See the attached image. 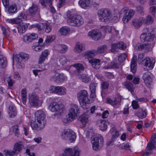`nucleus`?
I'll list each match as a JSON object with an SVG mask.
<instances>
[{
    "label": "nucleus",
    "mask_w": 156,
    "mask_h": 156,
    "mask_svg": "<svg viewBox=\"0 0 156 156\" xmlns=\"http://www.w3.org/2000/svg\"><path fill=\"white\" fill-rule=\"evenodd\" d=\"M35 115V120L31 121V126L34 129L40 130L44 127L46 123L44 113L42 110H39L36 112Z\"/></svg>",
    "instance_id": "obj_1"
},
{
    "label": "nucleus",
    "mask_w": 156,
    "mask_h": 156,
    "mask_svg": "<svg viewBox=\"0 0 156 156\" xmlns=\"http://www.w3.org/2000/svg\"><path fill=\"white\" fill-rule=\"evenodd\" d=\"M63 107L61 99L56 98L51 103L49 108L51 112H55L57 115H60L63 112Z\"/></svg>",
    "instance_id": "obj_2"
},
{
    "label": "nucleus",
    "mask_w": 156,
    "mask_h": 156,
    "mask_svg": "<svg viewBox=\"0 0 156 156\" xmlns=\"http://www.w3.org/2000/svg\"><path fill=\"white\" fill-rule=\"evenodd\" d=\"M88 93L85 90H82L78 92L77 97L81 107L84 109L88 108L90 101L88 98Z\"/></svg>",
    "instance_id": "obj_3"
},
{
    "label": "nucleus",
    "mask_w": 156,
    "mask_h": 156,
    "mask_svg": "<svg viewBox=\"0 0 156 156\" xmlns=\"http://www.w3.org/2000/svg\"><path fill=\"white\" fill-rule=\"evenodd\" d=\"M79 108L78 105L75 104H72L71 105L70 109L69 114L67 115L65 118L63 120L64 123H68L74 119L77 114L79 113Z\"/></svg>",
    "instance_id": "obj_4"
},
{
    "label": "nucleus",
    "mask_w": 156,
    "mask_h": 156,
    "mask_svg": "<svg viewBox=\"0 0 156 156\" xmlns=\"http://www.w3.org/2000/svg\"><path fill=\"white\" fill-rule=\"evenodd\" d=\"M67 23L70 25L79 27L84 23V20L80 15L72 14L69 16Z\"/></svg>",
    "instance_id": "obj_5"
},
{
    "label": "nucleus",
    "mask_w": 156,
    "mask_h": 156,
    "mask_svg": "<svg viewBox=\"0 0 156 156\" xmlns=\"http://www.w3.org/2000/svg\"><path fill=\"white\" fill-rule=\"evenodd\" d=\"M60 136L62 139L74 142L76 139L75 133L72 130L68 129H64L61 133Z\"/></svg>",
    "instance_id": "obj_6"
},
{
    "label": "nucleus",
    "mask_w": 156,
    "mask_h": 156,
    "mask_svg": "<svg viewBox=\"0 0 156 156\" xmlns=\"http://www.w3.org/2000/svg\"><path fill=\"white\" fill-rule=\"evenodd\" d=\"M111 11L109 9H101L98 11L99 20L101 22H106L111 17Z\"/></svg>",
    "instance_id": "obj_7"
},
{
    "label": "nucleus",
    "mask_w": 156,
    "mask_h": 156,
    "mask_svg": "<svg viewBox=\"0 0 156 156\" xmlns=\"http://www.w3.org/2000/svg\"><path fill=\"white\" fill-rule=\"evenodd\" d=\"M156 142V135H153L151 140L148 144L146 148V152H144L142 154L143 156H147L151 154L152 152V149L155 148L154 144Z\"/></svg>",
    "instance_id": "obj_8"
},
{
    "label": "nucleus",
    "mask_w": 156,
    "mask_h": 156,
    "mask_svg": "<svg viewBox=\"0 0 156 156\" xmlns=\"http://www.w3.org/2000/svg\"><path fill=\"white\" fill-rule=\"evenodd\" d=\"M104 142L103 137L101 135L94 138L91 141L93 149L95 151L99 149V144H102Z\"/></svg>",
    "instance_id": "obj_9"
},
{
    "label": "nucleus",
    "mask_w": 156,
    "mask_h": 156,
    "mask_svg": "<svg viewBox=\"0 0 156 156\" xmlns=\"http://www.w3.org/2000/svg\"><path fill=\"white\" fill-rule=\"evenodd\" d=\"M154 37V35L151 33H144L141 34L140 38L142 42H151L153 41Z\"/></svg>",
    "instance_id": "obj_10"
},
{
    "label": "nucleus",
    "mask_w": 156,
    "mask_h": 156,
    "mask_svg": "<svg viewBox=\"0 0 156 156\" xmlns=\"http://www.w3.org/2000/svg\"><path fill=\"white\" fill-rule=\"evenodd\" d=\"M88 36L95 41L99 40L101 37V33L97 30H93L90 31L88 34Z\"/></svg>",
    "instance_id": "obj_11"
},
{
    "label": "nucleus",
    "mask_w": 156,
    "mask_h": 156,
    "mask_svg": "<svg viewBox=\"0 0 156 156\" xmlns=\"http://www.w3.org/2000/svg\"><path fill=\"white\" fill-rule=\"evenodd\" d=\"M50 90L52 92L59 95H64L66 93V89L62 87L51 86Z\"/></svg>",
    "instance_id": "obj_12"
},
{
    "label": "nucleus",
    "mask_w": 156,
    "mask_h": 156,
    "mask_svg": "<svg viewBox=\"0 0 156 156\" xmlns=\"http://www.w3.org/2000/svg\"><path fill=\"white\" fill-rule=\"evenodd\" d=\"M37 34L34 33L27 34L25 35L23 38V41L26 43H29L37 38Z\"/></svg>",
    "instance_id": "obj_13"
},
{
    "label": "nucleus",
    "mask_w": 156,
    "mask_h": 156,
    "mask_svg": "<svg viewBox=\"0 0 156 156\" xmlns=\"http://www.w3.org/2000/svg\"><path fill=\"white\" fill-rule=\"evenodd\" d=\"M155 63V60H151L149 58H146L142 61V64L148 67L149 69H152L153 68Z\"/></svg>",
    "instance_id": "obj_14"
},
{
    "label": "nucleus",
    "mask_w": 156,
    "mask_h": 156,
    "mask_svg": "<svg viewBox=\"0 0 156 156\" xmlns=\"http://www.w3.org/2000/svg\"><path fill=\"white\" fill-rule=\"evenodd\" d=\"M110 82L109 81H104L101 84V94L102 97L108 94V90Z\"/></svg>",
    "instance_id": "obj_15"
},
{
    "label": "nucleus",
    "mask_w": 156,
    "mask_h": 156,
    "mask_svg": "<svg viewBox=\"0 0 156 156\" xmlns=\"http://www.w3.org/2000/svg\"><path fill=\"white\" fill-rule=\"evenodd\" d=\"M39 101V97L35 95H32L29 98V104L31 107H37Z\"/></svg>",
    "instance_id": "obj_16"
},
{
    "label": "nucleus",
    "mask_w": 156,
    "mask_h": 156,
    "mask_svg": "<svg viewBox=\"0 0 156 156\" xmlns=\"http://www.w3.org/2000/svg\"><path fill=\"white\" fill-rule=\"evenodd\" d=\"M107 101L108 104L115 108L119 107L120 105V101L115 97L112 98H107Z\"/></svg>",
    "instance_id": "obj_17"
},
{
    "label": "nucleus",
    "mask_w": 156,
    "mask_h": 156,
    "mask_svg": "<svg viewBox=\"0 0 156 156\" xmlns=\"http://www.w3.org/2000/svg\"><path fill=\"white\" fill-rule=\"evenodd\" d=\"M144 19L143 17L135 18L132 20L133 25L136 29L139 28L144 22Z\"/></svg>",
    "instance_id": "obj_18"
},
{
    "label": "nucleus",
    "mask_w": 156,
    "mask_h": 156,
    "mask_svg": "<svg viewBox=\"0 0 156 156\" xmlns=\"http://www.w3.org/2000/svg\"><path fill=\"white\" fill-rule=\"evenodd\" d=\"M135 13V11L133 9H130L129 11L125 14L122 20L124 23H127L130 20Z\"/></svg>",
    "instance_id": "obj_19"
},
{
    "label": "nucleus",
    "mask_w": 156,
    "mask_h": 156,
    "mask_svg": "<svg viewBox=\"0 0 156 156\" xmlns=\"http://www.w3.org/2000/svg\"><path fill=\"white\" fill-rule=\"evenodd\" d=\"M29 13L31 16H34L36 14H38L39 12V9L36 4H33L31 7L29 9Z\"/></svg>",
    "instance_id": "obj_20"
},
{
    "label": "nucleus",
    "mask_w": 156,
    "mask_h": 156,
    "mask_svg": "<svg viewBox=\"0 0 156 156\" xmlns=\"http://www.w3.org/2000/svg\"><path fill=\"white\" fill-rule=\"evenodd\" d=\"M92 0H80L79 3L83 8L86 9L90 6Z\"/></svg>",
    "instance_id": "obj_21"
},
{
    "label": "nucleus",
    "mask_w": 156,
    "mask_h": 156,
    "mask_svg": "<svg viewBox=\"0 0 156 156\" xmlns=\"http://www.w3.org/2000/svg\"><path fill=\"white\" fill-rule=\"evenodd\" d=\"M49 54V51L48 50H45L42 51L39 59L38 63L39 64L42 63L45 61V59L47 58Z\"/></svg>",
    "instance_id": "obj_22"
},
{
    "label": "nucleus",
    "mask_w": 156,
    "mask_h": 156,
    "mask_svg": "<svg viewBox=\"0 0 156 156\" xmlns=\"http://www.w3.org/2000/svg\"><path fill=\"white\" fill-rule=\"evenodd\" d=\"M24 147V145L22 142H19L16 143L14 145L13 150L16 152V155L21 152Z\"/></svg>",
    "instance_id": "obj_23"
},
{
    "label": "nucleus",
    "mask_w": 156,
    "mask_h": 156,
    "mask_svg": "<svg viewBox=\"0 0 156 156\" xmlns=\"http://www.w3.org/2000/svg\"><path fill=\"white\" fill-rule=\"evenodd\" d=\"M108 122L105 120H98L97 125L99 127V129L102 131H105L107 129Z\"/></svg>",
    "instance_id": "obj_24"
},
{
    "label": "nucleus",
    "mask_w": 156,
    "mask_h": 156,
    "mask_svg": "<svg viewBox=\"0 0 156 156\" xmlns=\"http://www.w3.org/2000/svg\"><path fill=\"white\" fill-rule=\"evenodd\" d=\"M66 79V77L62 74H59L55 73L54 76L51 77V80L54 81H58L60 82H62Z\"/></svg>",
    "instance_id": "obj_25"
},
{
    "label": "nucleus",
    "mask_w": 156,
    "mask_h": 156,
    "mask_svg": "<svg viewBox=\"0 0 156 156\" xmlns=\"http://www.w3.org/2000/svg\"><path fill=\"white\" fill-rule=\"evenodd\" d=\"M80 121L84 126L86 125L89 122L88 119V112H86L82 114L80 117Z\"/></svg>",
    "instance_id": "obj_26"
},
{
    "label": "nucleus",
    "mask_w": 156,
    "mask_h": 156,
    "mask_svg": "<svg viewBox=\"0 0 156 156\" xmlns=\"http://www.w3.org/2000/svg\"><path fill=\"white\" fill-rule=\"evenodd\" d=\"M149 74V72H147L143 75V79L144 80L145 84L147 86H149L152 82V79Z\"/></svg>",
    "instance_id": "obj_27"
},
{
    "label": "nucleus",
    "mask_w": 156,
    "mask_h": 156,
    "mask_svg": "<svg viewBox=\"0 0 156 156\" xmlns=\"http://www.w3.org/2000/svg\"><path fill=\"white\" fill-rule=\"evenodd\" d=\"M17 7L15 4L10 5L8 7L7 11L8 14L11 15H13L17 12Z\"/></svg>",
    "instance_id": "obj_28"
},
{
    "label": "nucleus",
    "mask_w": 156,
    "mask_h": 156,
    "mask_svg": "<svg viewBox=\"0 0 156 156\" xmlns=\"http://www.w3.org/2000/svg\"><path fill=\"white\" fill-rule=\"evenodd\" d=\"M14 58H17V60L18 61L19 59H21V61L23 60L25 61L28 59L29 55L23 52H21L18 55L16 54L15 55Z\"/></svg>",
    "instance_id": "obj_29"
},
{
    "label": "nucleus",
    "mask_w": 156,
    "mask_h": 156,
    "mask_svg": "<svg viewBox=\"0 0 156 156\" xmlns=\"http://www.w3.org/2000/svg\"><path fill=\"white\" fill-rule=\"evenodd\" d=\"M84 49V44L79 42H77L74 49V51L76 53H80Z\"/></svg>",
    "instance_id": "obj_30"
},
{
    "label": "nucleus",
    "mask_w": 156,
    "mask_h": 156,
    "mask_svg": "<svg viewBox=\"0 0 156 156\" xmlns=\"http://www.w3.org/2000/svg\"><path fill=\"white\" fill-rule=\"evenodd\" d=\"M90 63L91 64L93 67L96 69H99L100 67V60H99L92 59H89Z\"/></svg>",
    "instance_id": "obj_31"
},
{
    "label": "nucleus",
    "mask_w": 156,
    "mask_h": 156,
    "mask_svg": "<svg viewBox=\"0 0 156 156\" xmlns=\"http://www.w3.org/2000/svg\"><path fill=\"white\" fill-rule=\"evenodd\" d=\"M7 61L6 58L2 55H0V68H5L6 67Z\"/></svg>",
    "instance_id": "obj_32"
},
{
    "label": "nucleus",
    "mask_w": 156,
    "mask_h": 156,
    "mask_svg": "<svg viewBox=\"0 0 156 156\" xmlns=\"http://www.w3.org/2000/svg\"><path fill=\"white\" fill-rule=\"evenodd\" d=\"M9 114L10 116L11 117L15 116L17 114L16 108L14 106L11 105L9 107Z\"/></svg>",
    "instance_id": "obj_33"
},
{
    "label": "nucleus",
    "mask_w": 156,
    "mask_h": 156,
    "mask_svg": "<svg viewBox=\"0 0 156 156\" xmlns=\"http://www.w3.org/2000/svg\"><path fill=\"white\" fill-rule=\"evenodd\" d=\"M56 49L60 53H63L67 51L68 48L67 46L64 44H61L58 45L57 46Z\"/></svg>",
    "instance_id": "obj_34"
},
{
    "label": "nucleus",
    "mask_w": 156,
    "mask_h": 156,
    "mask_svg": "<svg viewBox=\"0 0 156 156\" xmlns=\"http://www.w3.org/2000/svg\"><path fill=\"white\" fill-rule=\"evenodd\" d=\"M97 54L95 50H93L87 51L85 54L86 57H87L88 60L89 58L92 59V58Z\"/></svg>",
    "instance_id": "obj_35"
},
{
    "label": "nucleus",
    "mask_w": 156,
    "mask_h": 156,
    "mask_svg": "<svg viewBox=\"0 0 156 156\" xmlns=\"http://www.w3.org/2000/svg\"><path fill=\"white\" fill-rule=\"evenodd\" d=\"M43 27L42 30H44L47 33H49L51 30L52 27L48 23H43L42 24Z\"/></svg>",
    "instance_id": "obj_36"
},
{
    "label": "nucleus",
    "mask_w": 156,
    "mask_h": 156,
    "mask_svg": "<svg viewBox=\"0 0 156 156\" xmlns=\"http://www.w3.org/2000/svg\"><path fill=\"white\" fill-rule=\"evenodd\" d=\"M18 23H20L22 21L24 20H27V16L24 12H22L18 16V17L16 18Z\"/></svg>",
    "instance_id": "obj_37"
},
{
    "label": "nucleus",
    "mask_w": 156,
    "mask_h": 156,
    "mask_svg": "<svg viewBox=\"0 0 156 156\" xmlns=\"http://www.w3.org/2000/svg\"><path fill=\"white\" fill-rule=\"evenodd\" d=\"M22 101L23 104L25 105L27 101V90L25 89H23L21 91Z\"/></svg>",
    "instance_id": "obj_38"
},
{
    "label": "nucleus",
    "mask_w": 156,
    "mask_h": 156,
    "mask_svg": "<svg viewBox=\"0 0 156 156\" xmlns=\"http://www.w3.org/2000/svg\"><path fill=\"white\" fill-rule=\"evenodd\" d=\"M125 86L128 90L130 91L131 94H133L134 87L133 84L130 82H127L125 84Z\"/></svg>",
    "instance_id": "obj_39"
},
{
    "label": "nucleus",
    "mask_w": 156,
    "mask_h": 156,
    "mask_svg": "<svg viewBox=\"0 0 156 156\" xmlns=\"http://www.w3.org/2000/svg\"><path fill=\"white\" fill-rule=\"evenodd\" d=\"M135 114L139 118L143 119L146 117L147 115V111L141 110L140 112L137 111L136 113Z\"/></svg>",
    "instance_id": "obj_40"
},
{
    "label": "nucleus",
    "mask_w": 156,
    "mask_h": 156,
    "mask_svg": "<svg viewBox=\"0 0 156 156\" xmlns=\"http://www.w3.org/2000/svg\"><path fill=\"white\" fill-rule=\"evenodd\" d=\"M69 29L66 27H61L59 30L60 34L66 36L69 32Z\"/></svg>",
    "instance_id": "obj_41"
},
{
    "label": "nucleus",
    "mask_w": 156,
    "mask_h": 156,
    "mask_svg": "<svg viewBox=\"0 0 156 156\" xmlns=\"http://www.w3.org/2000/svg\"><path fill=\"white\" fill-rule=\"evenodd\" d=\"M107 48L106 45H105L99 47L97 50H95L97 54L103 53L107 51Z\"/></svg>",
    "instance_id": "obj_42"
},
{
    "label": "nucleus",
    "mask_w": 156,
    "mask_h": 156,
    "mask_svg": "<svg viewBox=\"0 0 156 156\" xmlns=\"http://www.w3.org/2000/svg\"><path fill=\"white\" fill-rule=\"evenodd\" d=\"M73 66L76 68V70L78 73L80 72L81 71L84 69V66L80 63L74 64Z\"/></svg>",
    "instance_id": "obj_43"
},
{
    "label": "nucleus",
    "mask_w": 156,
    "mask_h": 156,
    "mask_svg": "<svg viewBox=\"0 0 156 156\" xmlns=\"http://www.w3.org/2000/svg\"><path fill=\"white\" fill-rule=\"evenodd\" d=\"M4 152L5 156H14L16 154L13 149L10 150H5L4 151Z\"/></svg>",
    "instance_id": "obj_44"
},
{
    "label": "nucleus",
    "mask_w": 156,
    "mask_h": 156,
    "mask_svg": "<svg viewBox=\"0 0 156 156\" xmlns=\"http://www.w3.org/2000/svg\"><path fill=\"white\" fill-rule=\"evenodd\" d=\"M80 79L83 82L85 83H87L90 81V78L87 74H83L81 75Z\"/></svg>",
    "instance_id": "obj_45"
},
{
    "label": "nucleus",
    "mask_w": 156,
    "mask_h": 156,
    "mask_svg": "<svg viewBox=\"0 0 156 156\" xmlns=\"http://www.w3.org/2000/svg\"><path fill=\"white\" fill-rule=\"evenodd\" d=\"M67 61L66 58L64 56L62 55L59 57V63L62 65H65Z\"/></svg>",
    "instance_id": "obj_46"
},
{
    "label": "nucleus",
    "mask_w": 156,
    "mask_h": 156,
    "mask_svg": "<svg viewBox=\"0 0 156 156\" xmlns=\"http://www.w3.org/2000/svg\"><path fill=\"white\" fill-rule=\"evenodd\" d=\"M42 25H41L39 23L31 25L29 28L31 29L34 28H36L37 29L38 31H41L43 29V27H41Z\"/></svg>",
    "instance_id": "obj_47"
},
{
    "label": "nucleus",
    "mask_w": 156,
    "mask_h": 156,
    "mask_svg": "<svg viewBox=\"0 0 156 156\" xmlns=\"http://www.w3.org/2000/svg\"><path fill=\"white\" fill-rule=\"evenodd\" d=\"M1 29L2 31V34L5 37H7L8 36V34L9 32V28H8L6 29L5 28V27L2 26H1Z\"/></svg>",
    "instance_id": "obj_48"
},
{
    "label": "nucleus",
    "mask_w": 156,
    "mask_h": 156,
    "mask_svg": "<svg viewBox=\"0 0 156 156\" xmlns=\"http://www.w3.org/2000/svg\"><path fill=\"white\" fill-rule=\"evenodd\" d=\"M144 22L146 25L151 24L153 23V19L151 16L148 15L146 17L145 20L144 19Z\"/></svg>",
    "instance_id": "obj_49"
},
{
    "label": "nucleus",
    "mask_w": 156,
    "mask_h": 156,
    "mask_svg": "<svg viewBox=\"0 0 156 156\" xmlns=\"http://www.w3.org/2000/svg\"><path fill=\"white\" fill-rule=\"evenodd\" d=\"M27 29V27L24 25L19 26L17 27L18 31L20 34L24 33Z\"/></svg>",
    "instance_id": "obj_50"
},
{
    "label": "nucleus",
    "mask_w": 156,
    "mask_h": 156,
    "mask_svg": "<svg viewBox=\"0 0 156 156\" xmlns=\"http://www.w3.org/2000/svg\"><path fill=\"white\" fill-rule=\"evenodd\" d=\"M5 80L9 87H12L13 84L15 83V81L11 78L10 76L6 77Z\"/></svg>",
    "instance_id": "obj_51"
},
{
    "label": "nucleus",
    "mask_w": 156,
    "mask_h": 156,
    "mask_svg": "<svg viewBox=\"0 0 156 156\" xmlns=\"http://www.w3.org/2000/svg\"><path fill=\"white\" fill-rule=\"evenodd\" d=\"M104 65L102 68L103 69H111V62H108L105 61L103 62Z\"/></svg>",
    "instance_id": "obj_52"
},
{
    "label": "nucleus",
    "mask_w": 156,
    "mask_h": 156,
    "mask_svg": "<svg viewBox=\"0 0 156 156\" xmlns=\"http://www.w3.org/2000/svg\"><path fill=\"white\" fill-rule=\"evenodd\" d=\"M15 58L17 62L16 66L18 68L21 69L24 67V65L23 63L21 62L22 61L21 59H19L18 61L17 60V58Z\"/></svg>",
    "instance_id": "obj_53"
},
{
    "label": "nucleus",
    "mask_w": 156,
    "mask_h": 156,
    "mask_svg": "<svg viewBox=\"0 0 156 156\" xmlns=\"http://www.w3.org/2000/svg\"><path fill=\"white\" fill-rule=\"evenodd\" d=\"M144 49L146 52H148L150 51L151 49V45L150 43H145L144 44Z\"/></svg>",
    "instance_id": "obj_54"
},
{
    "label": "nucleus",
    "mask_w": 156,
    "mask_h": 156,
    "mask_svg": "<svg viewBox=\"0 0 156 156\" xmlns=\"http://www.w3.org/2000/svg\"><path fill=\"white\" fill-rule=\"evenodd\" d=\"M127 57V55L126 53H123L120 55L118 58L119 61L121 62L124 61Z\"/></svg>",
    "instance_id": "obj_55"
},
{
    "label": "nucleus",
    "mask_w": 156,
    "mask_h": 156,
    "mask_svg": "<svg viewBox=\"0 0 156 156\" xmlns=\"http://www.w3.org/2000/svg\"><path fill=\"white\" fill-rule=\"evenodd\" d=\"M111 69H119V64L116 61H113L111 62Z\"/></svg>",
    "instance_id": "obj_56"
},
{
    "label": "nucleus",
    "mask_w": 156,
    "mask_h": 156,
    "mask_svg": "<svg viewBox=\"0 0 156 156\" xmlns=\"http://www.w3.org/2000/svg\"><path fill=\"white\" fill-rule=\"evenodd\" d=\"M144 44L138 43L136 45L135 49L138 51H141L144 49Z\"/></svg>",
    "instance_id": "obj_57"
},
{
    "label": "nucleus",
    "mask_w": 156,
    "mask_h": 156,
    "mask_svg": "<svg viewBox=\"0 0 156 156\" xmlns=\"http://www.w3.org/2000/svg\"><path fill=\"white\" fill-rule=\"evenodd\" d=\"M136 63H131L130 70L131 72L133 73L136 72Z\"/></svg>",
    "instance_id": "obj_58"
},
{
    "label": "nucleus",
    "mask_w": 156,
    "mask_h": 156,
    "mask_svg": "<svg viewBox=\"0 0 156 156\" xmlns=\"http://www.w3.org/2000/svg\"><path fill=\"white\" fill-rule=\"evenodd\" d=\"M19 129L18 127L17 126H13V131L14 133L16 136H18L19 135Z\"/></svg>",
    "instance_id": "obj_59"
},
{
    "label": "nucleus",
    "mask_w": 156,
    "mask_h": 156,
    "mask_svg": "<svg viewBox=\"0 0 156 156\" xmlns=\"http://www.w3.org/2000/svg\"><path fill=\"white\" fill-rule=\"evenodd\" d=\"M118 48L124 50L126 48V45L122 42H119L118 43Z\"/></svg>",
    "instance_id": "obj_60"
},
{
    "label": "nucleus",
    "mask_w": 156,
    "mask_h": 156,
    "mask_svg": "<svg viewBox=\"0 0 156 156\" xmlns=\"http://www.w3.org/2000/svg\"><path fill=\"white\" fill-rule=\"evenodd\" d=\"M13 77L16 80H19L21 79V76L20 74L17 72H15L13 74Z\"/></svg>",
    "instance_id": "obj_61"
},
{
    "label": "nucleus",
    "mask_w": 156,
    "mask_h": 156,
    "mask_svg": "<svg viewBox=\"0 0 156 156\" xmlns=\"http://www.w3.org/2000/svg\"><path fill=\"white\" fill-rule=\"evenodd\" d=\"M97 84L94 83H92L90 84V88L91 92L95 91L96 87L97 86Z\"/></svg>",
    "instance_id": "obj_62"
},
{
    "label": "nucleus",
    "mask_w": 156,
    "mask_h": 156,
    "mask_svg": "<svg viewBox=\"0 0 156 156\" xmlns=\"http://www.w3.org/2000/svg\"><path fill=\"white\" fill-rule=\"evenodd\" d=\"M7 22L9 23H12L13 24L19 23L18 21H17L16 18L14 19H8L6 20Z\"/></svg>",
    "instance_id": "obj_63"
},
{
    "label": "nucleus",
    "mask_w": 156,
    "mask_h": 156,
    "mask_svg": "<svg viewBox=\"0 0 156 156\" xmlns=\"http://www.w3.org/2000/svg\"><path fill=\"white\" fill-rule=\"evenodd\" d=\"M132 105L134 109H136L139 107L138 102L136 101H133L132 102Z\"/></svg>",
    "instance_id": "obj_64"
}]
</instances>
